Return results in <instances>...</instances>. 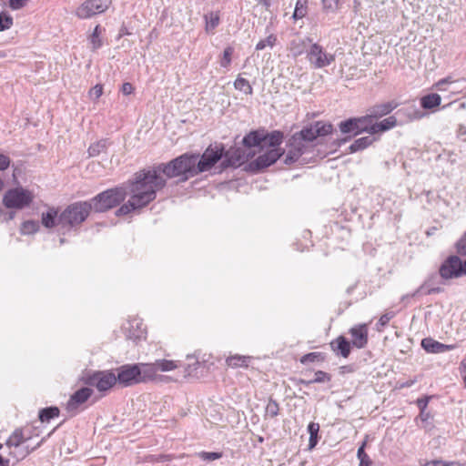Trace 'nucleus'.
Listing matches in <instances>:
<instances>
[{"label": "nucleus", "instance_id": "nucleus-57", "mask_svg": "<svg viewBox=\"0 0 466 466\" xmlns=\"http://www.w3.org/2000/svg\"><path fill=\"white\" fill-rule=\"evenodd\" d=\"M134 323H136L137 328L138 329V331H137V333L133 334L132 336H130V338H134L135 339H140L144 335V333H145L144 332V329L141 328L142 323H139L137 320H135ZM129 325H130V327H133V322H130Z\"/></svg>", "mask_w": 466, "mask_h": 466}, {"label": "nucleus", "instance_id": "nucleus-49", "mask_svg": "<svg viewBox=\"0 0 466 466\" xmlns=\"http://www.w3.org/2000/svg\"><path fill=\"white\" fill-rule=\"evenodd\" d=\"M198 456L203 461H215L220 459L222 457L221 452H208V451H200L198 453Z\"/></svg>", "mask_w": 466, "mask_h": 466}, {"label": "nucleus", "instance_id": "nucleus-16", "mask_svg": "<svg viewBox=\"0 0 466 466\" xmlns=\"http://www.w3.org/2000/svg\"><path fill=\"white\" fill-rule=\"evenodd\" d=\"M281 156L279 148H270L250 162L249 167L253 171H259L274 164Z\"/></svg>", "mask_w": 466, "mask_h": 466}, {"label": "nucleus", "instance_id": "nucleus-40", "mask_svg": "<svg viewBox=\"0 0 466 466\" xmlns=\"http://www.w3.org/2000/svg\"><path fill=\"white\" fill-rule=\"evenodd\" d=\"M364 448H365V442L362 443V445L358 449V451H357V456L360 460L359 466H370L371 460L370 459L369 455L365 452Z\"/></svg>", "mask_w": 466, "mask_h": 466}, {"label": "nucleus", "instance_id": "nucleus-41", "mask_svg": "<svg viewBox=\"0 0 466 466\" xmlns=\"http://www.w3.org/2000/svg\"><path fill=\"white\" fill-rule=\"evenodd\" d=\"M277 37L275 35H269L267 38L260 40L256 45V50H263L267 46L273 47L276 45Z\"/></svg>", "mask_w": 466, "mask_h": 466}, {"label": "nucleus", "instance_id": "nucleus-53", "mask_svg": "<svg viewBox=\"0 0 466 466\" xmlns=\"http://www.w3.org/2000/svg\"><path fill=\"white\" fill-rule=\"evenodd\" d=\"M27 1L28 0H9L8 5L12 10H19L26 5Z\"/></svg>", "mask_w": 466, "mask_h": 466}, {"label": "nucleus", "instance_id": "nucleus-30", "mask_svg": "<svg viewBox=\"0 0 466 466\" xmlns=\"http://www.w3.org/2000/svg\"><path fill=\"white\" fill-rule=\"evenodd\" d=\"M441 97L436 93L429 94L420 98V106L424 109H432L441 105Z\"/></svg>", "mask_w": 466, "mask_h": 466}, {"label": "nucleus", "instance_id": "nucleus-42", "mask_svg": "<svg viewBox=\"0 0 466 466\" xmlns=\"http://www.w3.org/2000/svg\"><path fill=\"white\" fill-rule=\"evenodd\" d=\"M399 112L407 114L410 120L420 119L424 116V114L420 110L417 109L414 106L403 108Z\"/></svg>", "mask_w": 466, "mask_h": 466}, {"label": "nucleus", "instance_id": "nucleus-54", "mask_svg": "<svg viewBox=\"0 0 466 466\" xmlns=\"http://www.w3.org/2000/svg\"><path fill=\"white\" fill-rule=\"evenodd\" d=\"M10 157L0 152V171L5 170L10 165Z\"/></svg>", "mask_w": 466, "mask_h": 466}, {"label": "nucleus", "instance_id": "nucleus-26", "mask_svg": "<svg viewBox=\"0 0 466 466\" xmlns=\"http://www.w3.org/2000/svg\"><path fill=\"white\" fill-rule=\"evenodd\" d=\"M30 437H25L23 431L16 429L6 441V445L10 449H18L20 446L25 444Z\"/></svg>", "mask_w": 466, "mask_h": 466}, {"label": "nucleus", "instance_id": "nucleus-32", "mask_svg": "<svg viewBox=\"0 0 466 466\" xmlns=\"http://www.w3.org/2000/svg\"><path fill=\"white\" fill-rule=\"evenodd\" d=\"M371 137H363L356 139L349 147L350 153H355L357 151L363 150L370 146L373 142Z\"/></svg>", "mask_w": 466, "mask_h": 466}, {"label": "nucleus", "instance_id": "nucleus-3", "mask_svg": "<svg viewBox=\"0 0 466 466\" xmlns=\"http://www.w3.org/2000/svg\"><path fill=\"white\" fill-rule=\"evenodd\" d=\"M158 171L167 177H181L183 181L198 175L195 154L185 153L167 163L157 166Z\"/></svg>", "mask_w": 466, "mask_h": 466}, {"label": "nucleus", "instance_id": "nucleus-14", "mask_svg": "<svg viewBox=\"0 0 466 466\" xmlns=\"http://www.w3.org/2000/svg\"><path fill=\"white\" fill-rule=\"evenodd\" d=\"M440 275L444 279L462 276L461 260L457 256L449 257L440 268Z\"/></svg>", "mask_w": 466, "mask_h": 466}, {"label": "nucleus", "instance_id": "nucleus-28", "mask_svg": "<svg viewBox=\"0 0 466 466\" xmlns=\"http://www.w3.org/2000/svg\"><path fill=\"white\" fill-rule=\"evenodd\" d=\"M45 438H43L35 446L30 448L28 445L23 444L18 449L11 450L9 455L15 458L17 461L25 459L27 455H29L33 451L36 450L41 446Z\"/></svg>", "mask_w": 466, "mask_h": 466}, {"label": "nucleus", "instance_id": "nucleus-59", "mask_svg": "<svg viewBox=\"0 0 466 466\" xmlns=\"http://www.w3.org/2000/svg\"><path fill=\"white\" fill-rule=\"evenodd\" d=\"M318 443V436H309V450H312L316 447Z\"/></svg>", "mask_w": 466, "mask_h": 466}, {"label": "nucleus", "instance_id": "nucleus-21", "mask_svg": "<svg viewBox=\"0 0 466 466\" xmlns=\"http://www.w3.org/2000/svg\"><path fill=\"white\" fill-rule=\"evenodd\" d=\"M330 348L336 355L348 358L350 353V343L343 337L339 336L330 342Z\"/></svg>", "mask_w": 466, "mask_h": 466}, {"label": "nucleus", "instance_id": "nucleus-7", "mask_svg": "<svg viewBox=\"0 0 466 466\" xmlns=\"http://www.w3.org/2000/svg\"><path fill=\"white\" fill-rule=\"evenodd\" d=\"M116 382L123 387H128L148 379L147 375L143 373V370L138 365H123L117 370Z\"/></svg>", "mask_w": 466, "mask_h": 466}, {"label": "nucleus", "instance_id": "nucleus-23", "mask_svg": "<svg viewBox=\"0 0 466 466\" xmlns=\"http://www.w3.org/2000/svg\"><path fill=\"white\" fill-rule=\"evenodd\" d=\"M309 44H311L310 38H296L290 42L289 49L292 56L297 57L307 50Z\"/></svg>", "mask_w": 466, "mask_h": 466}, {"label": "nucleus", "instance_id": "nucleus-60", "mask_svg": "<svg viewBox=\"0 0 466 466\" xmlns=\"http://www.w3.org/2000/svg\"><path fill=\"white\" fill-rule=\"evenodd\" d=\"M424 466H447V462L441 461H433L427 462Z\"/></svg>", "mask_w": 466, "mask_h": 466}, {"label": "nucleus", "instance_id": "nucleus-11", "mask_svg": "<svg viewBox=\"0 0 466 466\" xmlns=\"http://www.w3.org/2000/svg\"><path fill=\"white\" fill-rule=\"evenodd\" d=\"M86 383L106 391L116 383V376L110 370L96 371L86 378Z\"/></svg>", "mask_w": 466, "mask_h": 466}, {"label": "nucleus", "instance_id": "nucleus-46", "mask_svg": "<svg viewBox=\"0 0 466 466\" xmlns=\"http://www.w3.org/2000/svg\"><path fill=\"white\" fill-rule=\"evenodd\" d=\"M311 380H312L313 383L329 382L331 380V376H330V374H329L325 371L318 370L315 372L314 378Z\"/></svg>", "mask_w": 466, "mask_h": 466}, {"label": "nucleus", "instance_id": "nucleus-19", "mask_svg": "<svg viewBox=\"0 0 466 466\" xmlns=\"http://www.w3.org/2000/svg\"><path fill=\"white\" fill-rule=\"evenodd\" d=\"M261 148L265 147H271V148H278L277 147L279 146L282 143L283 140V133L275 130L270 133H267L264 130H261Z\"/></svg>", "mask_w": 466, "mask_h": 466}, {"label": "nucleus", "instance_id": "nucleus-27", "mask_svg": "<svg viewBox=\"0 0 466 466\" xmlns=\"http://www.w3.org/2000/svg\"><path fill=\"white\" fill-rule=\"evenodd\" d=\"M58 211L55 208H49L46 212L42 213V225L46 228H52L58 225Z\"/></svg>", "mask_w": 466, "mask_h": 466}, {"label": "nucleus", "instance_id": "nucleus-6", "mask_svg": "<svg viewBox=\"0 0 466 466\" xmlns=\"http://www.w3.org/2000/svg\"><path fill=\"white\" fill-rule=\"evenodd\" d=\"M34 199L31 191L21 187L7 190L3 198V204L7 208L23 209L28 207Z\"/></svg>", "mask_w": 466, "mask_h": 466}, {"label": "nucleus", "instance_id": "nucleus-17", "mask_svg": "<svg viewBox=\"0 0 466 466\" xmlns=\"http://www.w3.org/2000/svg\"><path fill=\"white\" fill-rule=\"evenodd\" d=\"M143 373L152 379L158 371H171L178 367L177 362L170 360H157L153 363L142 364Z\"/></svg>", "mask_w": 466, "mask_h": 466}, {"label": "nucleus", "instance_id": "nucleus-8", "mask_svg": "<svg viewBox=\"0 0 466 466\" xmlns=\"http://www.w3.org/2000/svg\"><path fill=\"white\" fill-rule=\"evenodd\" d=\"M223 151L222 146L215 145L214 147L209 146L201 157L198 154H195L198 174L211 169L223 157Z\"/></svg>", "mask_w": 466, "mask_h": 466}, {"label": "nucleus", "instance_id": "nucleus-45", "mask_svg": "<svg viewBox=\"0 0 466 466\" xmlns=\"http://www.w3.org/2000/svg\"><path fill=\"white\" fill-rule=\"evenodd\" d=\"M279 411V403L276 400L270 399L266 407L267 414L269 415L271 418H274V417L278 416Z\"/></svg>", "mask_w": 466, "mask_h": 466}, {"label": "nucleus", "instance_id": "nucleus-9", "mask_svg": "<svg viewBox=\"0 0 466 466\" xmlns=\"http://www.w3.org/2000/svg\"><path fill=\"white\" fill-rule=\"evenodd\" d=\"M111 0H86L76 11L80 19H87L108 9Z\"/></svg>", "mask_w": 466, "mask_h": 466}, {"label": "nucleus", "instance_id": "nucleus-13", "mask_svg": "<svg viewBox=\"0 0 466 466\" xmlns=\"http://www.w3.org/2000/svg\"><path fill=\"white\" fill-rule=\"evenodd\" d=\"M93 394V390L90 388H81L77 390L74 394L71 395L70 399L66 403V410L71 415H76L83 405Z\"/></svg>", "mask_w": 466, "mask_h": 466}, {"label": "nucleus", "instance_id": "nucleus-50", "mask_svg": "<svg viewBox=\"0 0 466 466\" xmlns=\"http://www.w3.org/2000/svg\"><path fill=\"white\" fill-rule=\"evenodd\" d=\"M102 94H103V86L99 85V84L93 86L88 92L89 97L93 100H97L102 96Z\"/></svg>", "mask_w": 466, "mask_h": 466}, {"label": "nucleus", "instance_id": "nucleus-24", "mask_svg": "<svg viewBox=\"0 0 466 466\" xmlns=\"http://www.w3.org/2000/svg\"><path fill=\"white\" fill-rule=\"evenodd\" d=\"M397 125V118L394 116H390L379 123L371 122L370 134L374 135L379 132L387 131Z\"/></svg>", "mask_w": 466, "mask_h": 466}, {"label": "nucleus", "instance_id": "nucleus-43", "mask_svg": "<svg viewBox=\"0 0 466 466\" xmlns=\"http://www.w3.org/2000/svg\"><path fill=\"white\" fill-rule=\"evenodd\" d=\"M234 52V48L232 46H228L224 49L223 57L220 61V66L222 67H228L231 64V56Z\"/></svg>", "mask_w": 466, "mask_h": 466}, {"label": "nucleus", "instance_id": "nucleus-64", "mask_svg": "<svg viewBox=\"0 0 466 466\" xmlns=\"http://www.w3.org/2000/svg\"><path fill=\"white\" fill-rule=\"evenodd\" d=\"M447 466H466V461H450Z\"/></svg>", "mask_w": 466, "mask_h": 466}, {"label": "nucleus", "instance_id": "nucleus-48", "mask_svg": "<svg viewBox=\"0 0 466 466\" xmlns=\"http://www.w3.org/2000/svg\"><path fill=\"white\" fill-rule=\"evenodd\" d=\"M393 317L394 313L392 311L384 313L377 322V329L380 331Z\"/></svg>", "mask_w": 466, "mask_h": 466}, {"label": "nucleus", "instance_id": "nucleus-58", "mask_svg": "<svg viewBox=\"0 0 466 466\" xmlns=\"http://www.w3.org/2000/svg\"><path fill=\"white\" fill-rule=\"evenodd\" d=\"M121 91L124 95H130L133 93L134 87H133L132 84H130V83H124L122 85Z\"/></svg>", "mask_w": 466, "mask_h": 466}, {"label": "nucleus", "instance_id": "nucleus-52", "mask_svg": "<svg viewBox=\"0 0 466 466\" xmlns=\"http://www.w3.org/2000/svg\"><path fill=\"white\" fill-rule=\"evenodd\" d=\"M457 252L461 255H466V232L465 234L458 240L456 244Z\"/></svg>", "mask_w": 466, "mask_h": 466}, {"label": "nucleus", "instance_id": "nucleus-55", "mask_svg": "<svg viewBox=\"0 0 466 466\" xmlns=\"http://www.w3.org/2000/svg\"><path fill=\"white\" fill-rule=\"evenodd\" d=\"M430 400V397H424L417 400L418 407L420 408L421 411V415L424 416V411L427 409L428 403Z\"/></svg>", "mask_w": 466, "mask_h": 466}, {"label": "nucleus", "instance_id": "nucleus-2", "mask_svg": "<svg viewBox=\"0 0 466 466\" xmlns=\"http://www.w3.org/2000/svg\"><path fill=\"white\" fill-rule=\"evenodd\" d=\"M333 127L329 123L316 121L300 131L294 133L289 140L288 150L284 159L285 164H293L299 157L310 152L313 142L318 137H324L332 132Z\"/></svg>", "mask_w": 466, "mask_h": 466}, {"label": "nucleus", "instance_id": "nucleus-5", "mask_svg": "<svg viewBox=\"0 0 466 466\" xmlns=\"http://www.w3.org/2000/svg\"><path fill=\"white\" fill-rule=\"evenodd\" d=\"M127 195L126 187H116L106 189L90 200L92 209L96 212H105L118 206Z\"/></svg>", "mask_w": 466, "mask_h": 466}, {"label": "nucleus", "instance_id": "nucleus-38", "mask_svg": "<svg viewBox=\"0 0 466 466\" xmlns=\"http://www.w3.org/2000/svg\"><path fill=\"white\" fill-rule=\"evenodd\" d=\"M39 228V224L37 221H35V220H27V221H25L23 224H22V227H21V233L22 234H33L35 232H36Z\"/></svg>", "mask_w": 466, "mask_h": 466}, {"label": "nucleus", "instance_id": "nucleus-12", "mask_svg": "<svg viewBox=\"0 0 466 466\" xmlns=\"http://www.w3.org/2000/svg\"><path fill=\"white\" fill-rule=\"evenodd\" d=\"M339 130L343 134L358 135L360 132H368L370 134V116H361L356 118H350L339 123Z\"/></svg>", "mask_w": 466, "mask_h": 466}, {"label": "nucleus", "instance_id": "nucleus-33", "mask_svg": "<svg viewBox=\"0 0 466 466\" xmlns=\"http://www.w3.org/2000/svg\"><path fill=\"white\" fill-rule=\"evenodd\" d=\"M108 146V142L106 139H101L96 143L90 145L87 149L88 156L90 157H94L104 152Z\"/></svg>", "mask_w": 466, "mask_h": 466}, {"label": "nucleus", "instance_id": "nucleus-18", "mask_svg": "<svg viewBox=\"0 0 466 466\" xmlns=\"http://www.w3.org/2000/svg\"><path fill=\"white\" fill-rule=\"evenodd\" d=\"M352 345L358 349L364 348L368 343V329L366 325H359L350 329Z\"/></svg>", "mask_w": 466, "mask_h": 466}, {"label": "nucleus", "instance_id": "nucleus-36", "mask_svg": "<svg viewBox=\"0 0 466 466\" xmlns=\"http://www.w3.org/2000/svg\"><path fill=\"white\" fill-rule=\"evenodd\" d=\"M59 415V409L56 407H49L40 410L39 419L42 422L49 421Z\"/></svg>", "mask_w": 466, "mask_h": 466}, {"label": "nucleus", "instance_id": "nucleus-29", "mask_svg": "<svg viewBox=\"0 0 466 466\" xmlns=\"http://www.w3.org/2000/svg\"><path fill=\"white\" fill-rule=\"evenodd\" d=\"M261 130L251 131L243 137L242 143L247 147H259L261 148Z\"/></svg>", "mask_w": 466, "mask_h": 466}, {"label": "nucleus", "instance_id": "nucleus-56", "mask_svg": "<svg viewBox=\"0 0 466 466\" xmlns=\"http://www.w3.org/2000/svg\"><path fill=\"white\" fill-rule=\"evenodd\" d=\"M319 431V423L310 422L308 425V431L309 433V436H312V435L318 436Z\"/></svg>", "mask_w": 466, "mask_h": 466}, {"label": "nucleus", "instance_id": "nucleus-37", "mask_svg": "<svg viewBox=\"0 0 466 466\" xmlns=\"http://www.w3.org/2000/svg\"><path fill=\"white\" fill-rule=\"evenodd\" d=\"M308 0H297L293 18L301 19L307 15Z\"/></svg>", "mask_w": 466, "mask_h": 466}, {"label": "nucleus", "instance_id": "nucleus-31", "mask_svg": "<svg viewBox=\"0 0 466 466\" xmlns=\"http://www.w3.org/2000/svg\"><path fill=\"white\" fill-rule=\"evenodd\" d=\"M250 357L242 355L229 356L226 360V363L231 368H247L249 363Z\"/></svg>", "mask_w": 466, "mask_h": 466}, {"label": "nucleus", "instance_id": "nucleus-15", "mask_svg": "<svg viewBox=\"0 0 466 466\" xmlns=\"http://www.w3.org/2000/svg\"><path fill=\"white\" fill-rule=\"evenodd\" d=\"M223 157L221 163L223 168L237 167L248 160V155L240 147H231L226 152L223 151Z\"/></svg>", "mask_w": 466, "mask_h": 466}, {"label": "nucleus", "instance_id": "nucleus-25", "mask_svg": "<svg viewBox=\"0 0 466 466\" xmlns=\"http://www.w3.org/2000/svg\"><path fill=\"white\" fill-rule=\"evenodd\" d=\"M205 31L207 34H214L215 29L220 23L218 11H211L204 15Z\"/></svg>", "mask_w": 466, "mask_h": 466}, {"label": "nucleus", "instance_id": "nucleus-20", "mask_svg": "<svg viewBox=\"0 0 466 466\" xmlns=\"http://www.w3.org/2000/svg\"><path fill=\"white\" fill-rule=\"evenodd\" d=\"M421 347L430 353H441L454 349V345H446L434 340L431 338H425L421 340Z\"/></svg>", "mask_w": 466, "mask_h": 466}, {"label": "nucleus", "instance_id": "nucleus-44", "mask_svg": "<svg viewBox=\"0 0 466 466\" xmlns=\"http://www.w3.org/2000/svg\"><path fill=\"white\" fill-rule=\"evenodd\" d=\"M339 0H322V8L325 12L334 13L339 9Z\"/></svg>", "mask_w": 466, "mask_h": 466}, {"label": "nucleus", "instance_id": "nucleus-22", "mask_svg": "<svg viewBox=\"0 0 466 466\" xmlns=\"http://www.w3.org/2000/svg\"><path fill=\"white\" fill-rule=\"evenodd\" d=\"M397 107V104L394 102H387L372 106L370 110V114L367 116H370V122H373L374 118L381 117L390 114L393 109Z\"/></svg>", "mask_w": 466, "mask_h": 466}, {"label": "nucleus", "instance_id": "nucleus-1", "mask_svg": "<svg viewBox=\"0 0 466 466\" xmlns=\"http://www.w3.org/2000/svg\"><path fill=\"white\" fill-rule=\"evenodd\" d=\"M166 183L157 166L151 169L139 170L135 174L134 180L126 187L128 189L129 199L116 211V215L124 216L145 208L156 198L157 192L162 189Z\"/></svg>", "mask_w": 466, "mask_h": 466}, {"label": "nucleus", "instance_id": "nucleus-34", "mask_svg": "<svg viewBox=\"0 0 466 466\" xmlns=\"http://www.w3.org/2000/svg\"><path fill=\"white\" fill-rule=\"evenodd\" d=\"M102 31H103V29L101 28V26L99 25H97L95 27L92 35L89 36V42L91 45L92 51H96L102 46V44H103L102 39H101Z\"/></svg>", "mask_w": 466, "mask_h": 466}, {"label": "nucleus", "instance_id": "nucleus-51", "mask_svg": "<svg viewBox=\"0 0 466 466\" xmlns=\"http://www.w3.org/2000/svg\"><path fill=\"white\" fill-rule=\"evenodd\" d=\"M320 356L319 352H310L308 354H305L301 357L300 362L302 364L308 363V362H314L318 360L319 357Z\"/></svg>", "mask_w": 466, "mask_h": 466}, {"label": "nucleus", "instance_id": "nucleus-63", "mask_svg": "<svg viewBox=\"0 0 466 466\" xmlns=\"http://www.w3.org/2000/svg\"><path fill=\"white\" fill-rule=\"evenodd\" d=\"M452 81L451 80V77H446V78H443L441 80H440L438 83H437V86L439 87L440 90H441V86L443 84H447V83H451Z\"/></svg>", "mask_w": 466, "mask_h": 466}, {"label": "nucleus", "instance_id": "nucleus-47", "mask_svg": "<svg viewBox=\"0 0 466 466\" xmlns=\"http://www.w3.org/2000/svg\"><path fill=\"white\" fill-rule=\"evenodd\" d=\"M442 291V289L440 287H434V288H428V283L425 282L423 285H421L413 295H416L420 292H423L426 295L435 294V293H441Z\"/></svg>", "mask_w": 466, "mask_h": 466}, {"label": "nucleus", "instance_id": "nucleus-39", "mask_svg": "<svg viewBox=\"0 0 466 466\" xmlns=\"http://www.w3.org/2000/svg\"><path fill=\"white\" fill-rule=\"evenodd\" d=\"M14 24L13 17L7 13H0V32L7 30L12 27Z\"/></svg>", "mask_w": 466, "mask_h": 466}, {"label": "nucleus", "instance_id": "nucleus-61", "mask_svg": "<svg viewBox=\"0 0 466 466\" xmlns=\"http://www.w3.org/2000/svg\"><path fill=\"white\" fill-rule=\"evenodd\" d=\"M417 381L416 379H413V380H409L405 382H402L400 385V388H409L410 386H412L415 382Z\"/></svg>", "mask_w": 466, "mask_h": 466}, {"label": "nucleus", "instance_id": "nucleus-62", "mask_svg": "<svg viewBox=\"0 0 466 466\" xmlns=\"http://www.w3.org/2000/svg\"><path fill=\"white\" fill-rule=\"evenodd\" d=\"M459 370H460L461 375L466 373V359H463L461 361Z\"/></svg>", "mask_w": 466, "mask_h": 466}, {"label": "nucleus", "instance_id": "nucleus-4", "mask_svg": "<svg viewBox=\"0 0 466 466\" xmlns=\"http://www.w3.org/2000/svg\"><path fill=\"white\" fill-rule=\"evenodd\" d=\"M92 210L87 201H78L67 206L58 217V225L62 228H76L83 223Z\"/></svg>", "mask_w": 466, "mask_h": 466}, {"label": "nucleus", "instance_id": "nucleus-10", "mask_svg": "<svg viewBox=\"0 0 466 466\" xmlns=\"http://www.w3.org/2000/svg\"><path fill=\"white\" fill-rule=\"evenodd\" d=\"M307 58L314 68H323L335 60V56L327 53L321 46L314 43L310 45V48L307 51Z\"/></svg>", "mask_w": 466, "mask_h": 466}, {"label": "nucleus", "instance_id": "nucleus-35", "mask_svg": "<svg viewBox=\"0 0 466 466\" xmlns=\"http://www.w3.org/2000/svg\"><path fill=\"white\" fill-rule=\"evenodd\" d=\"M234 87L237 90L243 92L245 95H252L253 93V88L249 82L240 76H238L234 81Z\"/></svg>", "mask_w": 466, "mask_h": 466}]
</instances>
